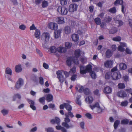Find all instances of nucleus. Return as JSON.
<instances>
[{"mask_svg":"<svg viewBox=\"0 0 132 132\" xmlns=\"http://www.w3.org/2000/svg\"><path fill=\"white\" fill-rule=\"evenodd\" d=\"M72 62L76 64L79 63L78 60L76 57H72L67 58L66 63L67 65L69 67L71 66Z\"/></svg>","mask_w":132,"mask_h":132,"instance_id":"f257e3e1","label":"nucleus"},{"mask_svg":"<svg viewBox=\"0 0 132 132\" xmlns=\"http://www.w3.org/2000/svg\"><path fill=\"white\" fill-rule=\"evenodd\" d=\"M64 121L65 122H63L62 123V125L63 127L67 129L73 127V125L71 123L69 124H68V123L70 122V119L68 118H65Z\"/></svg>","mask_w":132,"mask_h":132,"instance_id":"f03ea898","label":"nucleus"},{"mask_svg":"<svg viewBox=\"0 0 132 132\" xmlns=\"http://www.w3.org/2000/svg\"><path fill=\"white\" fill-rule=\"evenodd\" d=\"M58 12L62 15H67L68 11V10L64 6H59L57 9Z\"/></svg>","mask_w":132,"mask_h":132,"instance_id":"7ed1b4c3","label":"nucleus"},{"mask_svg":"<svg viewBox=\"0 0 132 132\" xmlns=\"http://www.w3.org/2000/svg\"><path fill=\"white\" fill-rule=\"evenodd\" d=\"M60 109H63L65 108L68 111H71L72 110V106L68 103H64L63 104L60 105Z\"/></svg>","mask_w":132,"mask_h":132,"instance_id":"20e7f679","label":"nucleus"},{"mask_svg":"<svg viewBox=\"0 0 132 132\" xmlns=\"http://www.w3.org/2000/svg\"><path fill=\"white\" fill-rule=\"evenodd\" d=\"M50 38V35L47 32L43 33L41 37V39L43 42H47L49 40Z\"/></svg>","mask_w":132,"mask_h":132,"instance_id":"39448f33","label":"nucleus"},{"mask_svg":"<svg viewBox=\"0 0 132 132\" xmlns=\"http://www.w3.org/2000/svg\"><path fill=\"white\" fill-rule=\"evenodd\" d=\"M23 84V80L21 78H19L16 82L15 87L17 89H18L20 88Z\"/></svg>","mask_w":132,"mask_h":132,"instance_id":"423d86ee","label":"nucleus"},{"mask_svg":"<svg viewBox=\"0 0 132 132\" xmlns=\"http://www.w3.org/2000/svg\"><path fill=\"white\" fill-rule=\"evenodd\" d=\"M78 5L75 4H72L69 6V11L70 12H73L77 10Z\"/></svg>","mask_w":132,"mask_h":132,"instance_id":"0eeeda50","label":"nucleus"},{"mask_svg":"<svg viewBox=\"0 0 132 132\" xmlns=\"http://www.w3.org/2000/svg\"><path fill=\"white\" fill-rule=\"evenodd\" d=\"M121 77V75L119 72H114L113 73L112 78L114 80H118Z\"/></svg>","mask_w":132,"mask_h":132,"instance_id":"6e6552de","label":"nucleus"},{"mask_svg":"<svg viewBox=\"0 0 132 132\" xmlns=\"http://www.w3.org/2000/svg\"><path fill=\"white\" fill-rule=\"evenodd\" d=\"M27 101L30 104V107L34 110H35L36 108L35 106H34L35 104V102L31 100L27 99Z\"/></svg>","mask_w":132,"mask_h":132,"instance_id":"1a4fd4ad","label":"nucleus"},{"mask_svg":"<svg viewBox=\"0 0 132 132\" xmlns=\"http://www.w3.org/2000/svg\"><path fill=\"white\" fill-rule=\"evenodd\" d=\"M117 95L118 97L123 98L126 97L127 96V94L126 92L123 90H121L118 92L117 93Z\"/></svg>","mask_w":132,"mask_h":132,"instance_id":"9d476101","label":"nucleus"},{"mask_svg":"<svg viewBox=\"0 0 132 132\" xmlns=\"http://www.w3.org/2000/svg\"><path fill=\"white\" fill-rule=\"evenodd\" d=\"M112 88L109 86H106L105 87L103 90L104 93L105 94H109L112 92Z\"/></svg>","mask_w":132,"mask_h":132,"instance_id":"9b49d317","label":"nucleus"},{"mask_svg":"<svg viewBox=\"0 0 132 132\" xmlns=\"http://www.w3.org/2000/svg\"><path fill=\"white\" fill-rule=\"evenodd\" d=\"M67 51L66 48L63 47H59L57 48V51L61 53H65Z\"/></svg>","mask_w":132,"mask_h":132,"instance_id":"f8f14e48","label":"nucleus"},{"mask_svg":"<svg viewBox=\"0 0 132 132\" xmlns=\"http://www.w3.org/2000/svg\"><path fill=\"white\" fill-rule=\"evenodd\" d=\"M62 30L61 29L54 31V37L55 38H57L60 36Z\"/></svg>","mask_w":132,"mask_h":132,"instance_id":"ddd939ff","label":"nucleus"},{"mask_svg":"<svg viewBox=\"0 0 132 132\" xmlns=\"http://www.w3.org/2000/svg\"><path fill=\"white\" fill-rule=\"evenodd\" d=\"M56 21L59 24H62L64 23V20L63 17H59L56 18Z\"/></svg>","mask_w":132,"mask_h":132,"instance_id":"4468645a","label":"nucleus"},{"mask_svg":"<svg viewBox=\"0 0 132 132\" xmlns=\"http://www.w3.org/2000/svg\"><path fill=\"white\" fill-rule=\"evenodd\" d=\"M22 70L21 65L20 64L16 65L15 67V70L16 72L18 73L21 72Z\"/></svg>","mask_w":132,"mask_h":132,"instance_id":"2eb2a0df","label":"nucleus"},{"mask_svg":"<svg viewBox=\"0 0 132 132\" xmlns=\"http://www.w3.org/2000/svg\"><path fill=\"white\" fill-rule=\"evenodd\" d=\"M71 38L73 41L75 42H77L79 39V36L77 34H74L72 35Z\"/></svg>","mask_w":132,"mask_h":132,"instance_id":"dca6fc26","label":"nucleus"},{"mask_svg":"<svg viewBox=\"0 0 132 132\" xmlns=\"http://www.w3.org/2000/svg\"><path fill=\"white\" fill-rule=\"evenodd\" d=\"M118 31V29L117 28L113 27L112 28L109 30V33L110 34H113L116 33Z\"/></svg>","mask_w":132,"mask_h":132,"instance_id":"f3484780","label":"nucleus"},{"mask_svg":"<svg viewBox=\"0 0 132 132\" xmlns=\"http://www.w3.org/2000/svg\"><path fill=\"white\" fill-rule=\"evenodd\" d=\"M40 30L38 29H36L34 34V36L37 39H39L40 38Z\"/></svg>","mask_w":132,"mask_h":132,"instance_id":"a211bd4d","label":"nucleus"},{"mask_svg":"<svg viewBox=\"0 0 132 132\" xmlns=\"http://www.w3.org/2000/svg\"><path fill=\"white\" fill-rule=\"evenodd\" d=\"M80 72L82 74H86V68L83 66H80Z\"/></svg>","mask_w":132,"mask_h":132,"instance_id":"6ab92c4d","label":"nucleus"},{"mask_svg":"<svg viewBox=\"0 0 132 132\" xmlns=\"http://www.w3.org/2000/svg\"><path fill=\"white\" fill-rule=\"evenodd\" d=\"M104 64L106 67H111L112 64V63L111 61L108 60Z\"/></svg>","mask_w":132,"mask_h":132,"instance_id":"aec40b11","label":"nucleus"},{"mask_svg":"<svg viewBox=\"0 0 132 132\" xmlns=\"http://www.w3.org/2000/svg\"><path fill=\"white\" fill-rule=\"evenodd\" d=\"M12 71L11 68L9 67H7L6 68L5 70V74L11 76L12 75Z\"/></svg>","mask_w":132,"mask_h":132,"instance_id":"412c9836","label":"nucleus"},{"mask_svg":"<svg viewBox=\"0 0 132 132\" xmlns=\"http://www.w3.org/2000/svg\"><path fill=\"white\" fill-rule=\"evenodd\" d=\"M112 52L110 50L108 49L105 53L106 57L107 58H110L112 55Z\"/></svg>","mask_w":132,"mask_h":132,"instance_id":"4be33fe9","label":"nucleus"},{"mask_svg":"<svg viewBox=\"0 0 132 132\" xmlns=\"http://www.w3.org/2000/svg\"><path fill=\"white\" fill-rule=\"evenodd\" d=\"M80 53L81 51L79 49L76 50L75 52V56L74 57H76L77 59H78L77 58L79 57L80 55Z\"/></svg>","mask_w":132,"mask_h":132,"instance_id":"5701e85b","label":"nucleus"},{"mask_svg":"<svg viewBox=\"0 0 132 132\" xmlns=\"http://www.w3.org/2000/svg\"><path fill=\"white\" fill-rule=\"evenodd\" d=\"M112 20V17L110 16H107L104 18V21L106 23H109Z\"/></svg>","mask_w":132,"mask_h":132,"instance_id":"b1692460","label":"nucleus"},{"mask_svg":"<svg viewBox=\"0 0 132 132\" xmlns=\"http://www.w3.org/2000/svg\"><path fill=\"white\" fill-rule=\"evenodd\" d=\"M53 99V95L51 94H48L46 97V100L48 102L52 101Z\"/></svg>","mask_w":132,"mask_h":132,"instance_id":"393cba45","label":"nucleus"},{"mask_svg":"<svg viewBox=\"0 0 132 132\" xmlns=\"http://www.w3.org/2000/svg\"><path fill=\"white\" fill-rule=\"evenodd\" d=\"M120 69L121 70H125L127 68L126 65L124 63H121L119 65Z\"/></svg>","mask_w":132,"mask_h":132,"instance_id":"a878e982","label":"nucleus"},{"mask_svg":"<svg viewBox=\"0 0 132 132\" xmlns=\"http://www.w3.org/2000/svg\"><path fill=\"white\" fill-rule=\"evenodd\" d=\"M86 73L87 72H90L92 71V66L90 64H88L86 66Z\"/></svg>","mask_w":132,"mask_h":132,"instance_id":"bb28decb","label":"nucleus"},{"mask_svg":"<svg viewBox=\"0 0 132 132\" xmlns=\"http://www.w3.org/2000/svg\"><path fill=\"white\" fill-rule=\"evenodd\" d=\"M93 98L91 96H89L88 98H86L85 99V101L87 102L88 101L89 103L90 104L93 101Z\"/></svg>","mask_w":132,"mask_h":132,"instance_id":"cd10ccee","label":"nucleus"},{"mask_svg":"<svg viewBox=\"0 0 132 132\" xmlns=\"http://www.w3.org/2000/svg\"><path fill=\"white\" fill-rule=\"evenodd\" d=\"M57 78L59 79V81L61 83L63 82L65 80V78L62 74L57 77Z\"/></svg>","mask_w":132,"mask_h":132,"instance_id":"c85d7f7f","label":"nucleus"},{"mask_svg":"<svg viewBox=\"0 0 132 132\" xmlns=\"http://www.w3.org/2000/svg\"><path fill=\"white\" fill-rule=\"evenodd\" d=\"M123 2L122 0H116L114 2V4L116 5L118 4L122 5L123 4Z\"/></svg>","mask_w":132,"mask_h":132,"instance_id":"c756f323","label":"nucleus"},{"mask_svg":"<svg viewBox=\"0 0 132 132\" xmlns=\"http://www.w3.org/2000/svg\"><path fill=\"white\" fill-rule=\"evenodd\" d=\"M50 51L51 53H55L57 51V48L56 49L55 47L54 46H52L50 48Z\"/></svg>","mask_w":132,"mask_h":132,"instance_id":"7c9ffc66","label":"nucleus"},{"mask_svg":"<svg viewBox=\"0 0 132 132\" xmlns=\"http://www.w3.org/2000/svg\"><path fill=\"white\" fill-rule=\"evenodd\" d=\"M108 11L112 13H115L116 12L117 10L115 7H113L109 10Z\"/></svg>","mask_w":132,"mask_h":132,"instance_id":"2f4dec72","label":"nucleus"},{"mask_svg":"<svg viewBox=\"0 0 132 132\" xmlns=\"http://www.w3.org/2000/svg\"><path fill=\"white\" fill-rule=\"evenodd\" d=\"M99 106V103L98 102H97L94 105H90L89 106L91 109L93 110L95 107L97 108Z\"/></svg>","mask_w":132,"mask_h":132,"instance_id":"473e14b6","label":"nucleus"},{"mask_svg":"<svg viewBox=\"0 0 132 132\" xmlns=\"http://www.w3.org/2000/svg\"><path fill=\"white\" fill-rule=\"evenodd\" d=\"M9 110L5 109H3L1 111V112L2 113L3 116H5L8 113Z\"/></svg>","mask_w":132,"mask_h":132,"instance_id":"72a5a7b5","label":"nucleus"},{"mask_svg":"<svg viewBox=\"0 0 132 132\" xmlns=\"http://www.w3.org/2000/svg\"><path fill=\"white\" fill-rule=\"evenodd\" d=\"M71 30L70 27H66L65 28V32L66 34H69Z\"/></svg>","mask_w":132,"mask_h":132,"instance_id":"f704fd0d","label":"nucleus"},{"mask_svg":"<svg viewBox=\"0 0 132 132\" xmlns=\"http://www.w3.org/2000/svg\"><path fill=\"white\" fill-rule=\"evenodd\" d=\"M94 21L96 24L97 25H100L101 24V20L99 18H97L94 19Z\"/></svg>","mask_w":132,"mask_h":132,"instance_id":"c9c22d12","label":"nucleus"},{"mask_svg":"<svg viewBox=\"0 0 132 132\" xmlns=\"http://www.w3.org/2000/svg\"><path fill=\"white\" fill-rule=\"evenodd\" d=\"M48 5V2L47 1H44L42 2V6L43 7H47Z\"/></svg>","mask_w":132,"mask_h":132,"instance_id":"e433bc0d","label":"nucleus"},{"mask_svg":"<svg viewBox=\"0 0 132 132\" xmlns=\"http://www.w3.org/2000/svg\"><path fill=\"white\" fill-rule=\"evenodd\" d=\"M54 26H57V24L56 23H54L53 22H51L49 24V27L51 29H54Z\"/></svg>","mask_w":132,"mask_h":132,"instance_id":"4c0bfd02","label":"nucleus"},{"mask_svg":"<svg viewBox=\"0 0 132 132\" xmlns=\"http://www.w3.org/2000/svg\"><path fill=\"white\" fill-rule=\"evenodd\" d=\"M90 73V76L93 79H95L96 78V75L94 71H92Z\"/></svg>","mask_w":132,"mask_h":132,"instance_id":"58836bf2","label":"nucleus"},{"mask_svg":"<svg viewBox=\"0 0 132 132\" xmlns=\"http://www.w3.org/2000/svg\"><path fill=\"white\" fill-rule=\"evenodd\" d=\"M120 121L119 120H116L114 122V127L115 129L117 128L119 125L120 124Z\"/></svg>","mask_w":132,"mask_h":132,"instance_id":"ea45409f","label":"nucleus"},{"mask_svg":"<svg viewBox=\"0 0 132 132\" xmlns=\"http://www.w3.org/2000/svg\"><path fill=\"white\" fill-rule=\"evenodd\" d=\"M45 131L47 132H54V129L52 127H48L45 128Z\"/></svg>","mask_w":132,"mask_h":132,"instance_id":"a19ab883","label":"nucleus"},{"mask_svg":"<svg viewBox=\"0 0 132 132\" xmlns=\"http://www.w3.org/2000/svg\"><path fill=\"white\" fill-rule=\"evenodd\" d=\"M84 93L85 95H89L91 93L90 90L88 88L84 89Z\"/></svg>","mask_w":132,"mask_h":132,"instance_id":"79ce46f5","label":"nucleus"},{"mask_svg":"<svg viewBox=\"0 0 132 132\" xmlns=\"http://www.w3.org/2000/svg\"><path fill=\"white\" fill-rule=\"evenodd\" d=\"M118 88L121 89H123L125 87V86L123 83H120L118 85Z\"/></svg>","mask_w":132,"mask_h":132,"instance_id":"37998d69","label":"nucleus"},{"mask_svg":"<svg viewBox=\"0 0 132 132\" xmlns=\"http://www.w3.org/2000/svg\"><path fill=\"white\" fill-rule=\"evenodd\" d=\"M71 45L72 44L71 43L69 42H66L65 43L66 48H70L71 46Z\"/></svg>","mask_w":132,"mask_h":132,"instance_id":"c03bdc74","label":"nucleus"},{"mask_svg":"<svg viewBox=\"0 0 132 132\" xmlns=\"http://www.w3.org/2000/svg\"><path fill=\"white\" fill-rule=\"evenodd\" d=\"M129 121L127 119H124L122 120L121 121L122 124H127L128 123Z\"/></svg>","mask_w":132,"mask_h":132,"instance_id":"a18cd8bd","label":"nucleus"},{"mask_svg":"<svg viewBox=\"0 0 132 132\" xmlns=\"http://www.w3.org/2000/svg\"><path fill=\"white\" fill-rule=\"evenodd\" d=\"M111 73L110 72H107L105 75V78L106 79H109L111 77Z\"/></svg>","mask_w":132,"mask_h":132,"instance_id":"49530a36","label":"nucleus"},{"mask_svg":"<svg viewBox=\"0 0 132 132\" xmlns=\"http://www.w3.org/2000/svg\"><path fill=\"white\" fill-rule=\"evenodd\" d=\"M121 40V38L120 36H117L114 37L113 39V40L116 41H120Z\"/></svg>","mask_w":132,"mask_h":132,"instance_id":"de8ad7c7","label":"nucleus"},{"mask_svg":"<svg viewBox=\"0 0 132 132\" xmlns=\"http://www.w3.org/2000/svg\"><path fill=\"white\" fill-rule=\"evenodd\" d=\"M128 102L127 101H125L121 103V105L122 106H126L128 105Z\"/></svg>","mask_w":132,"mask_h":132,"instance_id":"09e8293b","label":"nucleus"},{"mask_svg":"<svg viewBox=\"0 0 132 132\" xmlns=\"http://www.w3.org/2000/svg\"><path fill=\"white\" fill-rule=\"evenodd\" d=\"M55 123H56L58 125H59L60 122V119L57 117H55Z\"/></svg>","mask_w":132,"mask_h":132,"instance_id":"8fccbe9b","label":"nucleus"},{"mask_svg":"<svg viewBox=\"0 0 132 132\" xmlns=\"http://www.w3.org/2000/svg\"><path fill=\"white\" fill-rule=\"evenodd\" d=\"M60 2L62 5H64L67 4V0H61Z\"/></svg>","mask_w":132,"mask_h":132,"instance_id":"3c124183","label":"nucleus"},{"mask_svg":"<svg viewBox=\"0 0 132 132\" xmlns=\"http://www.w3.org/2000/svg\"><path fill=\"white\" fill-rule=\"evenodd\" d=\"M19 28L21 30H24L26 28V27L25 25L22 24L20 26Z\"/></svg>","mask_w":132,"mask_h":132,"instance_id":"603ef678","label":"nucleus"},{"mask_svg":"<svg viewBox=\"0 0 132 132\" xmlns=\"http://www.w3.org/2000/svg\"><path fill=\"white\" fill-rule=\"evenodd\" d=\"M45 98L44 97H43L40 98L39 100V101L40 102L43 103L45 102Z\"/></svg>","mask_w":132,"mask_h":132,"instance_id":"864d4df0","label":"nucleus"},{"mask_svg":"<svg viewBox=\"0 0 132 132\" xmlns=\"http://www.w3.org/2000/svg\"><path fill=\"white\" fill-rule=\"evenodd\" d=\"M118 51L121 52H123L125 51V49L121 46H119L118 47Z\"/></svg>","mask_w":132,"mask_h":132,"instance_id":"5fc2aeb1","label":"nucleus"},{"mask_svg":"<svg viewBox=\"0 0 132 132\" xmlns=\"http://www.w3.org/2000/svg\"><path fill=\"white\" fill-rule=\"evenodd\" d=\"M77 78V75H73L71 78V80L74 81Z\"/></svg>","mask_w":132,"mask_h":132,"instance_id":"6e6d98bb","label":"nucleus"},{"mask_svg":"<svg viewBox=\"0 0 132 132\" xmlns=\"http://www.w3.org/2000/svg\"><path fill=\"white\" fill-rule=\"evenodd\" d=\"M122 5L121 7V11L123 13H125V11L124 10L125 7L126 5L124 4H122Z\"/></svg>","mask_w":132,"mask_h":132,"instance_id":"4d7b16f0","label":"nucleus"},{"mask_svg":"<svg viewBox=\"0 0 132 132\" xmlns=\"http://www.w3.org/2000/svg\"><path fill=\"white\" fill-rule=\"evenodd\" d=\"M36 51L38 54H39L40 56L42 57L43 55V54L37 48L36 49Z\"/></svg>","mask_w":132,"mask_h":132,"instance_id":"13d9d810","label":"nucleus"},{"mask_svg":"<svg viewBox=\"0 0 132 132\" xmlns=\"http://www.w3.org/2000/svg\"><path fill=\"white\" fill-rule=\"evenodd\" d=\"M85 116L89 119H91L92 118V115L90 113H87L85 114Z\"/></svg>","mask_w":132,"mask_h":132,"instance_id":"bf43d9fd","label":"nucleus"},{"mask_svg":"<svg viewBox=\"0 0 132 132\" xmlns=\"http://www.w3.org/2000/svg\"><path fill=\"white\" fill-rule=\"evenodd\" d=\"M84 87L82 86H81L78 92L80 93H82L83 92H84Z\"/></svg>","mask_w":132,"mask_h":132,"instance_id":"052dcab7","label":"nucleus"},{"mask_svg":"<svg viewBox=\"0 0 132 132\" xmlns=\"http://www.w3.org/2000/svg\"><path fill=\"white\" fill-rule=\"evenodd\" d=\"M39 83L42 85L44 84L43 78L42 77H39Z\"/></svg>","mask_w":132,"mask_h":132,"instance_id":"680f3d73","label":"nucleus"},{"mask_svg":"<svg viewBox=\"0 0 132 132\" xmlns=\"http://www.w3.org/2000/svg\"><path fill=\"white\" fill-rule=\"evenodd\" d=\"M68 114L69 115V116L71 117V118H73L74 117V116L73 114L72 113L71 111H68Z\"/></svg>","mask_w":132,"mask_h":132,"instance_id":"e2e57ef3","label":"nucleus"},{"mask_svg":"<svg viewBox=\"0 0 132 132\" xmlns=\"http://www.w3.org/2000/svg\"><path fill=\"white\" fill-rule=\"evenodd\" d=\"M76 67H73L70 70L69 72L70 73L71 72H72L73 73H74L76 72Z\"/></svg>","mask_w":132,"mask_h":132,"instance_id":"0e129e2a","label":"nucleus"},{"mask_svg":"<svg viewBox=\"0 0 132 132\" xmlns=\"http://www.w3.org/2000/svg\"><path fill=\"white\" fill-rule=\"evenodd\" d=\"M30 30H36V28L34 24H33L30 27Z\"/></svg>","mask_w":132,"mask_h":132,"instance_id":"69168bd1","label":"nucleus"},{"mask_svg":"<svg viewBox=\"0 0 132 132\" xmlns=\"http://www.w3.org/2000/svg\"><path fill=\"white\" fill-rule=\"evenodd\" d=\"M126 53L129 54H131L132 53V52L128 48H127L126 50Z\"/></svg>","mask_w":132,"mask_h":132,"instance_id":"338daca9","label":"nucleus"},{"mask_svg":"<svg viewBox=\"0 0 132 132\" xmlns=\"http://www.w3.org/2000/svg\"><path fill=\"white\" fill-rule=\"evenodd\" d=\"M103 3V2H99L97 4V5L98 7L102 8V5Z\"/></svg>","mask_w":132,"mask_h":132,"instance_id":"774afa93","label":"nucleus"}]
</instances>
